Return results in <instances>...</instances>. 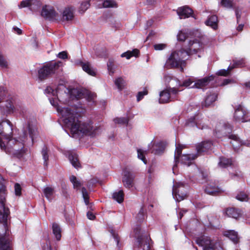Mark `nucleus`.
Returning a JSON list of instances; mask_svg holds the SVG:
<instances>
[{
	"instance_id": "1",
	"label": "nucleus",
	"mask_w": 250,
	"mask_h": 250,
	"mask_svg": "<svg viewBox=\"0 0 250 250\" xmlns=\"http://www.w3.org/2000/svg\"><path fill=\"white\" fill-rule=\"evenodd\" d=\"M51 104L56 108L63 123L69 128L73 137H79L84 135L95 136L101 130L99 127H94L91 122H84L79 120L77 117L76 109L72 106L62 107L57 101L50 99Z\"/></svg>"
},
{
	"instance_id": "2",
	"label": "nucleus",
	"mask_w": 250,
	"mask_h": 250,
	"mask_svg": "<svg viewBox=\"0 0 250 250\" xmlns=\"http://www.w3.org/2000/svg\"><path fill=\"white\" fill-rule=\"evenodd\" d=\"M203 48V44L194 37L188 41V47L186 49H182L178 51H175L171 53L167 62V65L170 67L181 68V71H183L184 67L186 65L187 57L197 53L201 51Z\"/></svg>"
},
{
	"instance_id": "3",
	"label": "nucleus",
	"mask_w": 250,
	"mask_h": 250,
	"mask_svg": "<svg viewBox=\"0 0 250 250\" xmlns=\"http://www.w3.org/2000/svg\"><path fill=\"white\" fill-rule=\"evenodd\" d=\"M5 188L0 181V250H11L10 240L6 237L8 231L7 222L10 211L5 207Z\"/></svg>"
},
{
	"instance_id": "4",
	"label": "nucleus",
	"mask_w": 250,
	"mask_h": 250,
	"mask_svg": "<svg viewBox=\"0 0 250 250\" xmlns=\"http://www.w3.org/2000/svg\"><path fill=\"white\" fill-rule=\"evenodd\" d=\"M44 93L48 96H56L57 100L63 104H68L70 99L78 100L84 97L85 95L83 90L78 88L68 89L63 84L59 85L55 89L50 86H47L45 89Z\"/></svg>"
},
{
	"instance_id": "5",
	"label": "nucleus",
	"mask_w": 250,
	"mask_h": 250,
	"mask_svg": "<svg viewBox=\"0 0 250 250\" xmlns=\"http://www.w3.org/2000/svg\"><path fill=\"white\" fill-rule=\"evenodd\" d=\"M232 128V126L229 123L221 122L216 125L214 132L215 135L218 138L227 136L231 140L230 143L233 148H236L241 145V143L240 139L237 135L231 133Z\"/></svg>"
},
{
	"instance_id": "6",
	"label": "nucleus",
	"mask_w": 250,
	"mask_h": 250,
	"mask_svg": "<svg viewBox=\"0 0 250 250\" xmlns=\"http://www.w3.org/2000/svg\"><path fill=\"white\" fill-rule=\"evenodd\" d=\"M60 61L57 62H50L43 65L38 70V78L40 81H43L52 75L55 74L56 70L62 65Z\"/></svg>"
},
{
	"instance_id": "7",
	"label": "nucleus",
	"mask_w": 250,
	"mask_h": 250,
	"mask_svg": "<svg viewBox=\"0 0 250 250\" xmlns=\"http://www.w3.org/2000/svg\"><path fill=\"white\" fill-rule=\"evenodd\" d=\"M196 242L199 246L203 247V250H218L219 245L216 241L205 236L197 238Z\"/></svg>"
},
{
	"instance_id": "8",
	"label": "nucleus",
	"mask_w": 250,
	"mask_h": 250,
	"mask_svg": "<svg viewBox=\"0 0 250 250\" xmlns=\"http://www.w3.org/2000/svg\"><path fill=\"white\" fill-rule=\"evenodd\" d=\"M41 14L45 19L52 21H57L59 19V14L53 6L49 5H45L42 7Z\"/></svg>"
},
{
	"instance_id": "9",
	"label": "nucleus",
	"mask_w": 250,
	"mask_h": 250,
	"mask_svg": "<svg viewBox=\"0 0 250 250\" xmlns=\"http://www.w3.org/2000/svg\"><path fill=\"white\" fill-rule=\"evenodd\" d=\"M172 195L175 200L180 202L184 200L186 196L184 184L182 183H176L173 186Z\"/></svg>"
},
{
	"instance_id": "10",
	"label": "nucleus",
	"mask_w": 250,
	"mask_h": 250,
	"mask_svg": "<svg viewBox=\"0 0 250 250\" xmlns=\"http://www.w3.org/2000/svg\"><path fill=\"white\" fill-rule=\"evenodd\" d=\"M134 232L139 246L143 248V250H149L150 246L148 243V238L146 235H143L141 233V229L139 226L134 229Z\"/></svg>"
},
{
	"instance_id": "11",
	"label": "nucleus",
	"mask_w": 250,
	"mask_h": 250,
	"mask_svg": "<svg viewBox=\"0 0 250 250\" xmlns=\"http://www.w3.org/2000/svg\"><path fill=\"white\" fill-rule=\"evenodd\" d=\"M179 91V90L174 87L162 91L160 93L159 102L163 104L168 102L170 101V98H173L172 96H170V95L176 96L178 94Z\"/></svg>"
},
{
	"instance_id": "12",
	"label": "nucleus",
	"mask_w": 250,
	"mask_h": 250,
	"mask_svg": "<svg viewBox=\"0 0 250 250\" xmlns=\"http://www.w3.org/2000/svg\"><path fill=\"white\" fill-rule=\"evenodd\" d=\"M75 8L68 6L65 7L62 12L61 20L63 22H71L75 17Z\"/></svg>"
},
{
	"instance_id": "13",
	"label": "nucleus",
	"mask_w": 250,
	"mask_h": 250,
	"mask_svg": "<svg viewBox=\"0 0 250 250\" xmlns=\"http://www.w3.org/2000/svg\"><path fill=\"white\" fill-rule=\"evenodd\" d=\"M40 0H23L19 5V8L28 7L33 12L38 10L41 6Z\"/></svg>"
},
{
	"instance_id": "14",
	"label": "nucleus",
	"mask_w": 250,
	"mask_h": 250,
	"mask_svg": "<svg viewBox=\"0 0 250 250\" xmlns=\"http://www.w3.org/2000/svg\"><path fill=\"white\" fill-rule=\"evenodd\" d=\"M233 118L237 122L247 121L248 116L246 110L241 105H239L235 110Z\"/></svg>"
},
{
	"instance_id": "15",
	"label": "nucleus",
	"mask_w": 250,
	"mask_h": 250,
	"mask_svg": "<svg viewBox=\"0 0 250 250\" xmlns=\"http://www.w3.org/2000/svg\"><path fill=\"white\" fill-rule=\"evenodd\" d=\"M134 175L128 171H125L123 177L122 182L124 186L128 188H130L134 186Z\"/></svg>"
},
{
	"instance_id": "16",
	"label": "nucleus",
	"mask_w": 250,
	"mask_h": 250,
	"mask_svg": "<svg viewBox=\"0 0 250 250\" xmlns=\"http://www.w3.org/2000/svg\"><path fill=\"white\" fill-rule=\"evenodd\" d=\"M177 14L181 19H184L189 17H193V11L187 6L179 7L177 10Z\"/></svg>"
},
{
	"instance_id": "17",
	"label": "nucleus",
	"mask_w": 250,
	"mask_h": 250,
	"mask_svg": "<svg viewBox=\"0 0 250 250\" xmlns=\"http://www.w3.org/2000/svg\"><path fill=\"white\" fill-rule=\"evenodd\" d=\"M186 125L189 127H193L196 126L199 129H203L207 127V125L203 123L202 121H200L198 118L195 117H192L188 119L187 121Z\"/></svg>"
},
{
	"instance_id": "18",
	"label": "nucleus",
	"mask_w": 250,
	"mask_h": 250,
	"mask_svg": "<svg viewBox=\"0 0 250 250\" xmlns=\"http://www.w3.org/2000/svg\"><path fill=\"white\" fill-rule=\"evenodd\" d=\"M213 79L214 76L212 75L199 79L195 82L194 85L192 86V87L201 88L207 85Z\"/></svg>"
},
{
	"instance_id": "19",
	"label": "nucleus",
	"mask_w": 250,
	"mask_h": 250,
	"mask_svg": "<svg viewBox=\"0 0 250 250\" xmlns=\"http://www.w3.org/2000/svg\"><path fill=\"white\" fill-rule=\"evenodd\" d=\"M205 191L208 194L213 195L221 192L222 190L218 186H216L214 183L210 182L206 186Z\"/></svg>"
},
{
	"instance_id": "20",
	"label": "nucleus",
	"mask_w": 250,
	"mask_h": 250,
	"mask_svg": "<svg viewBox=\"0 0 250 250\" xmlns=\"http://www.w3.org/2000/svg\"><path fill=\"white\" fill-rule=\"evenodd\" d=\"M224 235L229 238L234 243L239 242V237L238 233L233 230H226L224 232Z\"/></svg>"
},
{
	"instance_id": "21",
	"label": "nucleus",
	"mask_w": 250,
	"mask_h": 250,
	"mask_svg": "<svg viewBox=\"0 0 250 250\" xmlns=\"http://www.w3.org/2000/svg\"><path fill=\"white\" fill-rule=\"evenodd\" d=\"M212 144L210 141L203 142L197 146V152L200 154L210 149Z\"/></svg>"
},
{
	"instance_id": "22",
	"label": "nucleus",
	"mask_w": 250,
	"mask_h": 250,
	"mask_svg": "<svg viewBox=\"0 0 250 250\" xmlns=\"http://www.w3.org/2000/svg\"><path fill=\"white\" fill-rule=\"evenodd\" d=\"M197 157L196 154H184L181 156V161L182 164L189 166Z\"/></svg>"
},
{
	"instance_id": "23",
	"label": "nucleus",
	"mask_w": 250,
	"mask_h": 250,
	"mask_svg": "<svg viewBox=\"0 0 250 250\" xmlns=\"http://www.w3.org/2000/svg\"><path fill=\"white\" fill-rule=\"evenodd\" d=\"M53 233L57 241H60L62 237V229L57 223H53L52 226Z\"/></svg>"
},
{
	"instance_id": "24",
	"label": "nucleus",
	"mask_w": 250,
	"mask_h": 250,
	"mask_svg": "<svg viewBox=\"0 0 250 250\" xmlns=\"http://www.w3.org/2000/svg\"><path fill=\"white\" fill-rule=\"evenodd\" d=\"M80 65L83 71L91 76H95L96 72L89 62H81Z\"/></svg>"
},
{
	"instance_id": "25",
	"label": "nucleus",
	"mask_w": 250,
	"mask_h": 250,
	"mask_svg": "<svg viewBox=\"0 0 250 250\" xmlns=\"http://www.w3.org/2000/svg\"><path fill=\"white\" fill-rule=\"evenodd\" d=\"M226 213L229 217L236 219L239 218L242 215L240 210L234 208H228L226 211Z\"/></svg>"
},
{
	"instance_id": "26",
	"label": "nucleus",
	"mask_w": 250,
	"mask_h": 250,
	"mask_svg": "<svg viewBox=\"0 0 250 250\" xmlns=\"http://www.w3.org/2000/svg\"><path fill=\"white\" fill-rule=\"evenodd\" d=\"M102 1V4L99 8H117L118 4L114 0H99Z\"/></svg>"
},
{
	"instance_id": "27",
	"label": "nucleus",
	"mask_w": 250,
	"mask_h": 250,
	"mask_svg": "<svg viewBox=\"0 0 250 250\" xmlns=\"http://www.w3.org/2000/svg\"><path fill=\"white\" fill-rule=\"evenodd\" d=\"M217 17L213 15L210 17L206 21V24L207 26H210L212 29L216 30L217 28Z\"/></svg>"
},
{
	"instance_id": "28",
	"label": "nucleus",
	"mask_w": 250,
	"mask_h": 250,
	"mask_svg": "<svg viewBox=\"0 0 250 250\" xmlns=\"http://www.w3.org/2000/svg\"><path fill=\"white\" fill-rule=\"evenodd\" d=\"M217 98V94L213 92L208 95L205 99L204 105L205 106H209L214 102Z\"/></svg>"
},
{
	"instance_id": "29",
	"label": "nucleus",
	"mask_w": 250,
	"mask_h": 250,
	"mask_svg": "<svg viewBox=\"0 0 250 250\" xmlns=\"http://www.w3.org/2000/svg\"><path fill=\"white\" fill-rule=\"evenodd\" d=\"M239 64L237 62L234 63L232 65H229L227 69H221L216 72V74L218 76H227L230 74V72L234 68L236 67Z\"/></svg>"
},
{
	"instance_id": "30",
	"label": "nucleus",
	"mask_w": 250,
	"mask_h": 250,
	"mask_svg": "<svg viewBox=\"0 0 250 250\" xmlns=\"http://www.w3.org/2000/svg\"><path fill=\"white\" fill-rule=\"evenodd\" d=\"M183 148V146H182L180 145H178L176 146V149L174 154V161H175V165H174L173 167V173H174V169L175 167H176L177 163L179 162V157L181 154L182 150Z\"/></svg>"
},
{
	"instance_id": "31",
	"label": "nucleus",
	"mask_w": 250,
	"mask_h": 250,
	"mask_svg": "<svg viewBox=\"0 0 250 250\" xmlns=\"http://www.w3.org/2000/svg\"><path fill=\"white\" fill-rule=\"evenodd\" d=\"M193 38L192 32H179L177 35V39L179 41L183 42L188 40V41L190 39Z\"/></svg>"
},
{
	"instance_id": "32",
	"label": "nucleus",
	"mask_w": 250,
	"mask_h": 250,
	"mask_svg": "<svg viewBox=\"0 0 250 250\" xmlns=\"http://www.w3.org/2000/svg\"><path fill=\"white\" fill-rule=\"evenodd\" d=\"M69 160L75 168H79L80 167V164L79 162L77 154L75 153H70L68 156Z\"/></svg>"
},
{
	"instance_id": "33",
	"label": "nucleus",
	"mask_w": 250,
	"mask_h": 250,
	"mask_svg": "<svg viewBox=\"0 0 250 250\" xmlns=\"http://www.w3.org/2000/svg\"><path fill=\"white\" fill-rule=\"evenodd\" d=\"M45 197L49 201H51L54 193L53 188L47 187L45 188L43 190Z\"/></svg>"
},
{
	"instance_id": "34",
	"label": "nucleus",
	"mask_w": 250,
	"mask_h": 250,
	"mask_svg": "<svg viewBox=\"0 0 250 250\" xmlns=\"http://www.w3.org/2000/svg\"><path fill=\"white\" fill-rule=\"evenodd\" d=\"M232 162L230 159L225 157H221L220 158V161L218 163V166L220 167L225 168L230 166Z\"/></svg>"
},
{
	"instance_id": "35",
	"label": "nucleus",
	"mask_w": 250,
	"mask_h": 250,
	"mask_svg": "<svg viewBox=\"0 0 250 250\" xmlns=\"http://www.w3.org/2000/svg\"><path fill=\"white\" fill-rule=\"evenodd\" d=\"M90 6V1L88 0L82 2L78 9L79 13L83 14L89 8Z\"/></svg>"
},
{
	"instance_id": "36",
	"label": "nucleus",
	"mask_w": 250,
	"mask_h": 250,
	"mask_svg": "<svg viewBox=\"0 0 250 250\" xmlns=\"http://www.w3.org/2000/svg\"><path fill=\"white\" fill-rule=\"evenodd\" d=\"M139 51L137 49H133L132 51H127L121 55L122 57H125L127 59H129L131 57H136L138 55Z\"/></svg>"
},
{
	"instance_id": "37",
	"label": "nucleus",
	"mask_w": 250,
	"mask_h": 250,
	"mask_svg": "<svg viewBox=\"0 0 250 250\" xmlns=\"http://www.w3.org/2000/svg\"><path fill=\"white\" fill-rule=\"evenodd\" d=\"M112 197L113 198L117 201L118 203H122L124 200L123 191L120 190L118 192H114L112 195Z\"/></svg>"
},
{
	"instance_id": "38",
	"label": "nucleus",
	"mask_w": 250,
	"mask_h": 250,
	"mask_svg": "<svg viewBox=\"0 0 250 250\" xmlns=\"http://www.w3.org/2000/svg\"><path fill=\"white\" fill-rule=\"evenodd\" d=\"M42 155V156L43 159L44 160L43 164L44 166H47V161L48 160V149L46 146H44L42 148L41 151Z\"/></svg>"
},
{
	"instance_id": "39",
	"label": "nucleus",
	"mask_w": 250,
	"mask_h": 250,
	"mask_svg": "<svg viewBox=\"0 0 250 250\" xmlns=\"http://www.w3.org/2000/svg\"><path fill=\"white\" fill-rule=\"evenodd\" d=\"M220 4L221 6L227 9H230L233 7L232 0H221Z\"/></svg>"
},
{
	"instance_id": "40",
	"label": "nucleus",
	"mask_w": 250,
	"mask_h": 250,
	"mask_svg": "<svg viewBox=\"0 0 250 250\" xmlns=\"http://www.w3.org/2000/svg\"><path fill=\"white\" fill-rule=\"evenodd\" d=\"M155 147H160L159 149L154 148L152 150V152L155 154H159L163 151L165 149V146L162 143H159L154 146Z\"/></svg>"
},
{
	"instance_id": "41",
	"label": "nucleus",
	"mask_w": 250,
	"mask_h": 250,
	"mask_svg": "<svg viewBox=\"0 0 250 250\" xmlns=\"http://www.w3.org/2000/svg\"><path fill=\"white\" fill-rule=\"evenodd\" d=\"M70 181L73 184L74 188H80L82 184L80 181H79L76 176L72 175L69 178Z\"/></svg>"
},
{
	"instance_id": "42",
	"label": "nucleus",
	"mask_w": 250,
	"mask_h": 250,
	"mask_svg": "<svg viewBox=\"0 0 250 250\" xmlns=\"http://www.w3.org/2000/svg\"><path fill=\"white\" fill-rule=\"evenodd\" d=\"M115 84L118 88L121 90L124 88L125 82L122 78H118L115 81Z\"/></svg>"
},
{
	"instance_id": "43",
	"label": "nucleus",
	"mask_w": 250,
	"mask_h": 250,
	"mask_svg": "<svg viewBox=\"0 0 250 250\" xmlns=\"http://www.w3.org/2000/svg\"><path fill=\"white\" fill-rule=\"evenodd\" d=\"M138 158L143 161L145 164H146V160L145 157V153H146V151H144L141 149H137Z\"/></svg>"
},
{
	"instance_id": "44",
	"label": "nucleus",
	"mask_w": 250,
	"mask_h": 250,
	"mask_svg": "<svg viewBox=\"0 0 250 250\" xmlns=\"http://www.w3.org/2000/svg\"><path fill=\"white\" fill-rule=\"evenodd\" d=\"M84 94L85 95L84 97H86L89 102H94L95 98L96 97L95 93L86 91V92H84Z\"/></svg>"
},
{
	"instance_id": "45",
	"label": "nucleus",
	"mask_w": 250,
	"mask_h": 250,
	"mask_svg": "<svg viewBox=\"0 0 250 250\" xmlns=\"http://www.w3.org/2000/svg\"><path fill=\"white\" fill-rule=\"evenodd\" d=\"M82 193L84 203L86 205H88L89 204V195L87 190L85 188H82Z\"/></svg>"
},
{
	"instance_id": "46",
	"label": "nucleus",
	"mask_w": 250,
	"mask_h": 250,
	"mask_svg": "<svg viewBox=\"0 0 250 250\" xmlns=\"http://www.w3.org/2000/svg\"><path fill=\"white\" fill-rule=\"evenodd\" d=\"M115 124L124 125L128 123V119L125 117L116 118L114 119Z\"/></svg>"
},
{
	"instance_id": "47",
	"label": "nucleus",
	"mask_w": 250,
	"mask_h": 250,
	"mask_svg": "<svg viewBox=\"0 0 250 250\" xmlns=\"http://www.w3.org/2000/svg\"><path fill=\"white\" fill-rule=\"evenodd\" d=\"M236 198L240 201H247L248 200V195L242 192L238 193L236 196Z\"/></svg>"
},
{
	"instance_id": "48",
	"label": "nucleus",
	"mask_w": 250,
	"mask_h": 250,
	"mask_svg": "<svg viewBox=\"0 0 250 250\" xmlns=\"http://www.w3.org/2000/svg\"><path fill=\"white\" fill-rule=\"evenodd\" d=\"M8 65V62L5 58L0 54V66L2 68H7Z\"/></svg>"
},
{
	"instance_id": "49",
	"label": "nucleus",
	"mask_w": 250,
	"mask_h": 250,
	"mask_svg": "<svg viewBox=\"0 0 250 250\" xmlns=\"http://www.w3.org/2000/svg\"><path fill=\"white\" fill-rule=\"evenodd\" d=\"M145 210L143 208H141L137 216V218L139 221H141L144 219Z\"/></svg>"
},
{
	"instance_id": "50",
	"label": "nucleus",
	"mask_w": 250,
	"mask_h": 250,
	"mask_svg": "<svg viewBox=\"0 0 250 250\" xmlns=\"http://www.w3.org/2000/svg\"><path fill=\"white\" fill-rule=\"evenodd\" d=\"M235 13L237 21L238 22L241 17L242 8L239 7L236 8L235 9Z\"/></svg>"
},
{
	"instance_id": "51",
	"label": "nucleus",
	"mask_w": 250,
	"mask_h": 250,
	"mask_svg": "<svg viewBox=\"0 0 250 250\" xmlns=\"http://www.w3.org/2000/svg\"><path fill=\"white\" fill-rule=\"evenodd\" d=\"M15 193L16 195L20 196L21 195V188L19 184L16 183L15 185Z\"/></svg>"
},
{
	"instance_id": "52",
	"label": "nucleus",
	"mask_w": 250,
	"mask_h": 250,
	"mask_svg": "<svg viewBox=\"0 0 250 250\" xmlns=\"http://www.w3.org/2000/svg\"><path fill=\"white\" fill-rule=\"evenodd\" d=\"M147 94V90L146 88L143 91H140L137 95V101H140L143 97Z\"/></svg>"
},
{
	"instance_id": "53",
	"label": "nucleus",
	"mask_w": 250,
	"mask_h": 250,
	"mask_svg": "<svg viewBox=\"0 0 250 250\" xmlns=\"http://www.w3.org/2000/svg\"><path fill=\"white\" fill-rule=\"evenodd\" d=\"M193 82V81H192L190 79H188V80L184 81L182 84H179V85L180 86L188 87L190 86L192 83Z\"/></svg>"
},
{
	"instance_id": "54",
	"label": "nucleus",
	"mask_w": 250,
	"mask_h": 250,
	"mask_svg": "<svg viewBox=\"0 0 250 250\" xmlns=\"http://www.w3.org/2000/svg\"><path fill=\"white\" fill-rule=\"evenodd\" d=\"M166 45L163 43L156 44L154 45V48L156 50H161L165 49Z\"/></svg>"
},
{
	"instance_id": "55",
	"label": "nucleus",
	"mask_w": 250,
	"mask_h": 250,
	"mask_svg": "<svg viewBox=\"0 0 250 250\" xmlns=\"http://www.w3.org/2000/svg\"><path fill=\"white\" fill-rule=\"evenodd\" d=\"M57 57L63 60L66 59L67 58V53L66 51H62L57 55Z\"/></svg>"
},
{
	"instance_id": "56",
	"label": "nucleus",
	"mask_w": 250,
	"mask_h": 250,
	"mask_svg": "<svg viewBox=\"0 0 250 250\" xmlns=\"http://www.w3.org/2000/svg\"><path fill=\"white\" fill-rule=\"evenodd\" d=\"M111 233H112V236L114 238V240L115 241V242L116 243V245H117V247H120V246H119V238L118 235L113 231H112Z\"/></svg>"
},
{
	"instance_id": "57",
	"label": "nucleus",
	"mask_w": 250,
	"mask_h": 250,
	"mask_svg": "<svg viewBox=\"0 0 250 250\" xmlns=\"http://www.w3.org/2000/svg\"><path fill=\"white\" fill-rule=\"evenodd\" d=\"M153 23V21L152 20H149L146 21L145 25V30H147L149 27H151Z\"/></svg>"
},
{
	"instance_id": "58",
	"label": "nucleus",
	"mask_w": 250,
	"mask_h": 250,
	"mask_svg": "<svg viewBox=\"0 0 250 250\" xmlns=\"http://www.w3.org/2000/svg\"><path fill=\"white\" fill-rule=\"evenodd\" d=\"M113 62L111 61H109L107 62L108 69L112 73H113V71H112V69H113Z\"/></svg>"
},
{
	"instance_id": "59",
	"label": "nucleus",
	"mask_w": 250,
	"mask_h": 250,
	"mask_svg": "<svg viewBox=\"0 0 250 250\" xmlns=\"http://www.w3.org/2000/svg\"><path fill=\"white\" fill-rule=\"evenodd\" d=\"M241 145L236 148H234L235 150H237L238 148L240 146H241V145H245L247 146H249V147H250V141H247V142H242L241 140Z\"/></svg>"
},
{
	"instance_id": "60",
	"label": "nucleus",
	"mask_w": 250,
	"mask_h": 250,
	"mask_svg": "<svg viewBox=\"0 0 250 250\" xmlns=\"http://www.w3.org/2000/svg\"><path fill=\"white\" fill-rule=\"evenodd\" d=\"M87 218L90 220H94V218H95V215L91 212L90 211H88L87 213Z\"/></svg>"
},
{
	"instance_id": "61",
	"label": "nucleus",
	"mask_w": 250,
	"mask_h": 250,
	"mask_svg": "<svg viewBox=\"0 0 250 250\" xmlns=\"http://www.w3.org/2000/svg\"><path fill=\"white\" fill-rule=\"evenodd\" d=\"M233 82V81L232 80L230 79H225L222 84V85H226L228 84L229 83H231Z\"/></svg>"
},
{
	"instance_id": "62",
	"label": "nucleus",
	"mask_w": 250,
	"mask_h": 250,
	"mask_svg": "<svg viewBox=\"0 0 250 250\" xmlns=\"http://www.w3.org/2000/svg\"><path fill=\"white\" fill-rule=\"evenodd\" d=\"M244 25L243 24H240L237 27L238 31H241L244 28Z\"/></svg>"
},
{
	"instance_id": "63",
	"label": "nucleus",
	"mask_w": 250,
	"mask_h": 250,
	"mask_svg": "<svg viewBox=\"0 0 250 250\" xmlns=\"http://www.w3.org/2000/svg\"><path fill=\"white\" fill-rule=\"evenodd\" d=\"M33 47L35 49L37 48L38 47V42L35 40L34 41L33 43H32Z\"/></svg>"
},
{
	"instance_id": "64",
	"label": "nucleus",
	"mask_w": 250,
	"mask_h": 250,
	"mask_svg": "<svg viewBox=\"0 0 250 250\" xmlns=\"http://www.w3.org/2000/svg\"><path fill=\"white\" fill-rule=\"evenodd\" d=\"M244 85L247 88H250V81L244 84Z\"/></svg>"
}]
</instances>
